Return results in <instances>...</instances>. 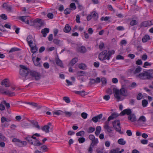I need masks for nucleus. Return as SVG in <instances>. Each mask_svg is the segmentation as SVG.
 <instances>
[{
  "label": "nucleus",
  "mask_w": 153,
  "mask_h": 153,
  "mask_svg": "<svg viewBox=\"0 0 153 153\" xmlns=\"http://www.w3.org/2000/svg\"><path fill=\"white\" fill-rule=\"evenodd\" d=\"M136 77L142 80H151L153 79V70L143 71L137 74Z\"/></svg>",
  "instance_id": "nucleus-1"
},
{
  "label": "nucleus",
  "mask_w": 153,
  "mask_h": 153,
  "mask_svg": "<svg viewBox=\"0 0 153 153\" xmlns=\"http://www.w3.org/2000/svg\"><path fill=\"white\" fill-rule=\"evenodd\" d=\"M113 91L115 97L118 101L120 100L121 96L126 97L128 95L127 91L123 87L120 90L114 88Z\"/></svg>",
  "instance_id": "nucleus-2"
},
{
  "label": "nucleus",
  "mask_w": 153,
  "mask_h": 153,
  "mask_svg": "<svg viewBox=\"0 0 153 153\" xmlns=\"http://www.w3.org/2000/svg\"><path fill=\"white\" fill-rule=\"evenodd\" d=\"M115 51L114 50L109 51L105 50L101 52L98 55V58L101 61L107 59L109 60L111 56L114 54Z\"/></svg>",
  "instance_id": "nucleus-3"
},
{
  "label": "nucleus",
  "mask_w": 153,
  "mask_h": 153,
  "mask_svg": "<svg viewBox=\"0 0 153 153\" xmlns=\"http://www.w3.org/2000/svg\"><path fill=\"white\" fill-rule=\"evenodd\" d=\"M114 128L116 131L121 134V127L120 126V121L119 120H115L112 123Z\"/></svg>",
  "instance_id": "nucleus-4"
},
{
  "label": "nucleus",
  "mask_w": 153,
  "mask_h": 153,
  "mask_svg": "<svg viewBox=\"0 0 153 153\" xmlns=\"http://www.w3.org/2000/svg\"><path fill=\"white\" fill-rule=\"evenodd\" d=\"M29 73L31 76L34 77L36 80H38L40 79L41 75L39 73L34 71H31Z\"/></svg>",
  "instance_id": "nucleus-5"
},
{
  "label": "nucleus",
  "mask_w": 153,
  "mask_h": 153,
  "mask_svg": "<svg viewBox=\"0 0 153 153\" xmlns=\"http://www.w3.org/2000/svg\"><path fill=\"white\" fill-rule=\"evenodd\" d=\"M27 41L30 47H31L34 42H35L34 39L31 35L28 36L27 38Z\"/></svg>",
  "instance_id": "nucleus-6"
},
{
  "label": "nucleus",
  "mask_w": 153,
  "mask_h": 153,
  "mask_svg": "<svg viewBox=\"0 0 153 153\" xmlns=\"http://www.w3.org/2000/svg\"><path fill=\"white\" fill-rule=\"evenodd\" d=\"M2 85H4L6 87H9L10 86V84L9 80L7 79H5L2 81L1 83Z\"/></svg>",
  "instance_id": "nucleus-7"
},
{
  "label": "nucleus",
  "mask_w": 153,
  "mask_h": 153,
  "mask_svg": "<svg viewBox=\"0 0 153 153\" xmlns=\"http://www.w3.org/2000/svg\"><path fill=\"white\" fill-rule=\"evenodd\" d=\"M28 17L27 16H20L19 17V19L26 24H29V21Z\"/></svg>",
  "instance_id": "nucleus-8"
},
{
  "label": "nucleus",
  "mask_w": 153,
  "mask_h": 153,
  "mask_svg": "<svg viewBox=\"0 0 153 153\" xmlns=\"http://www.w3.org/2000/svg\"><path fill=\"white\" fill-rule=\"evenodd\" d=\"M132 111L130 109H126L123 111L121 113L122 115L124 116L126 114L129 116L131 114Z\"/></svg>",
  "instance_id": "nucleus-9"
},
{
  "label": "nucleus",
  "mask_w": 153,
  "mask_h": 153,
  "mask_svg": "<svg viewBox=\"0 0 153 153\" xmlns=\"http://www.w3.org/2000/svg\"><path fill=\"white\" fill-rule=\"evenodd\" d=\"M102 117V114H100L96 116L93 117L92 120L94 123H97L98 121V120L100 119Z\"/></svg>",
  "instance_id": "nucleus-10"
},
{
  "label": "nucleus",
  "mask_w": 153,
  "mask_h": 153,
  "mask_svg": "<svg viewBox=\"0 0 153 153\" xmlns=\"http://www.w3.org/2000/svg\"><path fill=\"white\" fill-rule=\"evenodd\" d=\"M29 73L28 70H20V74L22 76L26 77Z\"/></svg>",
  "instance_id": "nucleus-11"
},
{
  "label": "nucleus",
  "mask_w": 153,
  "mask_h": 153,
  "mask_svg": "<svg viewBox=\"0 0 153 153\" xmlns=\"http://www.w3.org/2000/svg\"><path fill=\"white\" fill-rule=\"evenodd\" d=\"M128 119L131 122H134L136 120V116L134 114H131L128 116Z\"/></svg>",
  "instance_id": "nucleus-12"
},
{
  "label": "nucleus",
  "mask_w": 153,
  "mask_h": 153,
  "mask_svg": "<svg viewBox=\"0 0 153 153\" xmlns=\"http://www.w3.org/2000/svg\"><path fill=\"white\" fill-rule=\"evenodd\" d=\"M86 50L85 47L83 46L79 47L77 48V51L78 52L83 53H85Z\"/></svg>",
  "instance_id": "nucleus-13"
},
{
  "label": "nucleus",
  "mask_w": 153,
  "mask_h": 153,
  "mask_svg": "<svg viewBox=\"0 0 153 153\" xmlns=\"http://www.w3.org/2000/svg\"><path fill=\"white\" fill-rule=\"evenodd\" d=\"M2 7L4 8L7 11L9 12L12 11V6L9 5L6 3H4L3 4Z\"/></svg>",
  "instance_id": "nucleus-14"
},
{
  "label": "nucleus",
  "mask_w": 153,
  "mask_h": 153,
  "mask_svg": "<svg viewBox=\"0 0 153 153\" xmlns=\"http://www.w3.org/2000/svg\"><path fill=\"white\" fill-rule=\"evenodd\" d=\"M49 29L47 28H45L41 30V33L43 35V36L44 37L46 36L47 34L49 33Z\"/></svg>",
  "instance_id": "nucleus-15"
},
{
  "label": "nucleus",
  "mask_w": 153,
  "mask_h": 153,
  "mask_svg": "<svg viewBox=\"0 0 153 153\" xmlns=\"http://www.w3.org/2000/svg\"><path fill=\"white\" fill-rule=\"evenodd\" d=\"M71 30V28L69 24H67L63 29V31L65 33H68Z\"/></svg>",
  "instance_id": "nucleus-16"
},
{
  "label": "nucleus",
  "mask_w": 153,
  "mask_h": 153,
  "mask_svg": "<svg viewBox=\"0 0 153 153\" xmlns=\"http://www.w3.org/2000/svg\"><path fill=\"white\" fill-rule=\"evenodd\" d=\"M119 116V114L115 112H114L112 113L111 115L108 117V120H113Z\"/></svg>",
  "instance_id": "nucleus-17"
},
{
  "label": "nucleus",
  "mask_w": 153,
  "mask_h": 153,
  "mask_svg": "<svg viewBox=\"0 0 153 153\" xmlns=\"http://www.w3.org/2000/svg\"><path fill=\"white\" fill-rule=\"evenodd\" d=\"M74 92L76 94H79L82 97L86 95L87 94V92L85 91H74Z\"/></svg>",
  "instance_id": "nucleus-18"
},
{
  "label": "nucleus",
  "mask_w": 153,
  "mask_h": 153,
  "mask_svg": "<svg viewBox=\"0 0 153 153\" xmlns=\"http://www.w3.org/2000/svg\"><path fill=\"white\" fill-rule=\"evenodd\" d=\"M56 64L61 67L63 66V63L62 61L59 59L58 56L56 58Z\"/></svg>",
  "instance_id": "nucleus-19"
},
{
  "label": "nucleus",
  "mask_w": 153,
  "mask_h": 153,
  "mask_svg": "<svg viewBox=\"0 0 153 153\" xmlns=\"http://www.w3.org/2000/svg\"><path fill=\"white\" fill-rule=\"evenodd\" d=\"M149 21H147L142 22L140 24V27H147L150 26Z\"/></svg>",
  "instance_id": "nucleus-20"
},
{
  "label": "nucleus",
  "mask_w": 153,
  "mask_h": 153,
  "mask_svg": "<svg viewBox=\"0 0 153 153\" xmlns=\"http://www.w3.org/2000/svg\"><path fill=\"white\" fill-rule=\"evenodd\" d=\"M25 139L31 145L33 144V143L32 141L31 136H30V135H27L25 138Z\"/></svg>",
  "instance_id": "nucleus-21"
},
{
  "label": "nucleus",
  "mask_w": 153,
  "mask_h": 153,
  "mask_svg": "<svg viewBox=\"0 0 153 153\" xmlns=\"http://www.w3.org/2000/svg\"><path fill=\"white\" fill-rule=\"evenodd\" d=\"M92 18L95 20H97L98 17V14L95 11L92 12L90 13Z\"/></svg>",
  "instance_id": "nucleus-22"
},
{
  "label": "nucleus",
  "mask_w": 153,
  "mask_h": 153,
  "mask_svg": "<svg viewBox=\"0 0 153 153\" xmlns=\"http://www.w3.org/2000/svg\"><path fill=\"white\" fill-rule=\"evenodd\" d=\"M50 127L48 126L45 125L42 127V130L44 131L46 133H48L49 132V129Z\"/></svg>",
  "instance_id": "nucleus-23"
},
{
  "label": "nucleus",
  "mask_w": 153,
  "mask_h": 153,
  "mask_svg": "<svg viewBox=\"0 0 153 153\" xmlns=\"http://www.w3.org/2000/svg\"><path fill=\"white\" fill-rule=\"evenodd\" d=\"M78 59L77 58H74L69 63V65L71 66H73L78 61Z\"/></svg>",
  "instance_id": "nucleus-24"
},
{
  "label": "nucleus",
  "mask_w": 153,
  "mask_h": 153,
  "mask_svg": "<svg viewBox=\"0 0 153 153\" xmlns=\"http://www.w3.org/2000/svg\"><path fill=\"white\" fill-rule=\"evenodd\" d=\"M99 143L98 139L97 138H95L94 139L91 141V146H94L97 145Z\"/></svg>",
  "instance_id": "nucleus-25"
},
{
  "label": "nucleus",
  "mask_w": 153,
  "mask_h": 153,
  "mask_svg": "<svg viewBox=\"0 0 153 153\" xmlns=\"http://www.w3.org/2000/svg\"><path fill=\"white\" fill-rule=\"evenodd\" d=\"M4 93L5 94L8 95L10 97L13 96L15 95V93L14 92H12L9 90L5 91Z\"/></svg>",
  "instance_id": "nucleus-26"
},
{
  "label": "nucleus",
  "mask_w": 153,
  "mask_h": 153,
  "mask_svg": "<svg viewBox=\"0 0 153 153\" xmlns=\"http://www.w3.org/2000/svg\"><path fill=\"white\" fill-rule=\"evenodd\" d=\"M30 47L31 48V52L33 53H35L38 51V48L35 44L34 46H32V45H31V47Z\"/></svg>",
  "instance_id": "nucleus-27"
},
{
  "label": "nucleus",
  "mask_w": 153,
  "mask_h": 153,
  "mask_svg": "<svg viewBox=\"0 0 153 153\" xmlns=\"http://www.w3.org/2000/svg\"><path fill=\"white\" fill-rule=\"evenodd\" d=\"M101 130V127L100 126H97L96 128V130L95 132V134L96 136H98Z\"/></svg>",
  "instance_id": "nucleus-28"
},
{
  "label": "nucleus",
  "mask_w": 153,
  "mask_h": 153,
  "mask_svg": "<svg viewBox=\"0 0 153 153\" xmlns=\"http://www.w3.org/2000/svg\"><path fill=\"white\" fill-rule=\"evenodd\" d=\"M40 60V59L38 57L37 58L36 60L34 59L33 60V61L34 65L36 66H38L40 65V63L39 62V61Z\"/></svg>",
  "instance_id": "nucleus-29"
},
{
  "label": "nucleus",
  "mask_w": 153,
  "mask_h": 153,
  "mask_svg": "<svg viewBox=\"0 0 153 153\" xmlns=\"http://www.w3.org/2000/svg\"><path fill=\"white\" fill-rule=\"evenodd\" d=\"M33 22L34 23H38L40 25V27L42 26L43 24V23L41 19H36L34 20Z\"/></svg>",
  "instance_id": "nucleus-30"
},
{
  "label": "nucleus",
  "mask_w": 153,
  "mask_h": 153,
  "mask_svg": "<svg viewBox=\"0 0 153 153\" xmlns=\"http://www.w3.org/2000/svg\"><path fill=\"white\" fill-rule=\"evenodd\" d=\"M150 38L148 35H145L142 39V41L143 42H147L148 40H150Z\"/></svg>",
  "instance_id": "nucleus-31"
},
{
  "label": "nucleus",
  "mask_w": 153,
  "mask_h": 153,
  "mask_svg": "<svg viewBox=\"0 0 153 153\" xmlns=\"http://www.w3.org/2000/svg\"><path fill=\"white\" fill-rule=\"evenodd\" d=\"M86 67V65L84 63H80L78 65V67L79 68L83 70H85Z\"/></svg>",
  "instance_id": "nucleus-32"
},
{
  "label": "nucleus",
  "mask_w": 153,
  "mask_h": 153,
  "mask_svg": "<svg viewBox=\"0 0 153 153\" xmlns=\"http://www.w3.org/2000/svg\"><path fill=\"white\" fill-rule=\"evenodd\" d=\"M142 69V68L140 66H138L136 68L135 70L133 73L134 74H135L137 73H139L140 72Z\"/></svg>",
  "instance_id": "nucleus-33"
},
{
  "label": "nucleus",
  "mask_w": 153,
  "mask_h": 153,
  "mask_svg": "<svg viewBox=\"0 0 153 153\" xmlns=\"http://www.w3.org/2000/svg\"><path fill=\"white\" fill-rule=\"evenodd\" d=\"M26 104L30 105L32 106H33L34 108L37 107H38V104L37 103H35V102H27L26 103Z\"/></svg>",
  "instance_id": "nucleus-34"
},
{
  "label": "nucleus",
  "mask_w": 153,
  "mask_h": 153,
  "mask_svg": "<svg viewBox=\"0 0 153 153\" xmlns=\"http://www.w3.org/2000/svg\"><path fill=\"white\" fill-rule=\"evenodd\" d=\"M64 113L65 114V116L68 117H71V115L73 114V112H68L65 111Z\"/></svg>",
  "instance_id": "nucleus-35"
},
{
  "label": "nucleus",
  "mask_w": 153,
  "mask_h": 153,
  "mask_svg": "<svg viewBox=\"0 0 153 153\" xmlns=\"http://www.w3.org/2000/svg\"><path fill=\"white\" fill-rule=\"evenodd\" d=\"M33 145L34 146H38L42 145V143H41L37 139L36 140L34 143H33Z\"/></svg>",
  "instance_id": "nucleus-36"
},
{
  "label": "nucleus",
  "mask_w": 153,
  "mask_h": 153,
  "mask_svg": "<svg viewBox=\"0 0 153 153\" xmlns=\"http://www.w3.org/2000/svg\"><path fill=\"white\" fill-rule=\"evenodd\" d=\"M118 143L119 144L121 145H124L126 143V142L124 140L123 138H120L118 140Z\"/></svg>",
  "instance_id": "nucleus-37"
},
{
  "label": "nucleus",
  "mask_w": 153,
  "mask_h": 153,
  "mask_svg": "<svg viewBox=\"0 0 153 153\" xmlns=\"http://www.w3.org/2000/svg\"><path fill=\"white\" fill-rule=\"evenodd\" d=\"M31 123L35 127L38 129H40V127L37 122L35 121H32Z\"/></svg>",
  "instance_id": "nucleus-38"
},
{
  "label": "nucleus",
  "mask_w": 153,
  "mask_h": 153,
  "mask_svg": "<svg viewBox=\"0 0 153 153\" xmlns=\"http://www.w3.org/2000/svg\"><path fill=\"white\" fill-rule=\"evenodd\" d=\"M53 114L56 115H62L63 113V112L60 110H58L55 111H53Z\"/></svg>",
  "instance_id": "nucleus-39"
},
{
  "label": "nucleus",
  "mask_w": 153,
  "mask_h": 153,
  "mask_svg": "<svg viewBox=\"0 0 153 153\" xmlns=\"http://www.w3.org/2000/svg\"><path fill=\"white\" fill-rule=\"evenodd\" d=\"M71 9L70 8H67L65 9L64 11V13L65 14L68 15L71 12Z\"/></svg>",
  "instance_id": "nucleus-40"
},
{
  "label": "nucleus",
  "mask_w": 153,
  "mask_h": 153,
  "mask_svg": "<svg viewBox=\"0 0 153 153\" xmlns=\"http://www.w3.org/2000/svg\"><path fill=\"white\" fill-rule=\"evenodd\" d=\"M41 148L43 152H47L48 151V148L47 147L46 145H43L41 146Z\"/></svg>",
  "instance_id": "nucleus-41"
},
{
  "label": "nucleus",
  "mask_w": 153,
  "mask_h": 153,
  "mask_svg": "<svg viewBox=\"0 0 153 153\" xmlns=\"http://www.w3.org/2000/svg\"><path fill=\"white\" fill-rule=\"evenodd\" d=\"M138 120L139 121L144 123L146 121V119L144 116H142L140 117Z\"/></svg>",
  "instance_id": "nucleus-42"
},
{
  "label": "nucleus",
  "mask_w": 153,
  "mask_h": 153,
  "mask_svg": "<svg viewBox=\"0 0 153 153\" xmlns=\"http://www.w3.org/2000/svg\"><path fill=\"white\" fill-rule=\"evenodd\" d=\"M7 140V138L0 133V141H5Z\"/></svg>",
  "instance_id": "nucleus-43"
},
{
  "label": "nucleus",
  "mask_w": 153,
  "mask_h": 153,
  "mask_svg": "<svg viewBox=\"0 0 153 153\" xmlns=\"http://www.w3.org/2000/svg\"><path fill=\"white\" fill-rule=\"evenodd\" d=\"M95 130L94 128L92 127H90L88 128V130L87 131L88 133H90L93 132Z\"/></svg>",
  "instance_id": "nucleus-44"
},
{
  "label": "nucleus",
  "mask_w": 153,
  "mask_h": 153,
  "mask_svg": "<svg viewBox=\"0 0 153 153\" xmlns=\"http://www.w3.org/2000/svg\"><path fill=\"white\" fill-rule=\"evenodd\" d=\"M70 7L72 10H75L76 9V7L75 5V4L74 3H71L70 5Z\"/></svg>",
  "instance_id": "nucleus-45"
},
{
  "label": "nucleus",
  "mask_w": 153,
  "mask_h": 153,
  "mask_svg": "<svg viewBox=\"0 0 153 153\" xmlns=\"http://www.w3.org/2000/svg\"><path fill=\"white\" fill-rule=\"evenodd\" d=\"M148 104V101L147 100H144L142 101V105L143 107H146Z\"/></svg>",
  "instance_id": "nucleus-46"
},
{
  "label": "nucleus",
  "mask_w": 153,
  "mask_h": 153,
  "mask_svg": "<svg viewBox=\"0 0 153 153\" xmlns=\"http://www.w3.org/2000/svg\"><path fill=\"white\" fill-rule=\"evenodd\" d=\"M85 134V132L83 131H81L79 132H77L76 134V135L77 136H82Z\"/></svg>",
  "instance_id": "nucleus-47"
},
{
  "label": "nucleus",
  "mask_w": 153,
  "mask_h": 153,
  "mask_svg": "<svg viewBox=\"0 0 153 153\" xmlns=\"http://www.w3.org/2000/svg\"><path fill=\"white\" fill-rule=\"evenodd\" d=\"M78 140L80 143H82L85 142V139L83 137H80L78 139Z\"/></svg>",
  "instance_id": "nucleus-48"
},
{
  "label": "nucleus",
  "mask_w": 153,
  "mask_h": 153,
  "mask_svg": "<svg viewBox=\"0 0 153 153\" xmlns=\"http://www.w3.org/2000/svg\"><path fill=\"white\" fill-rule=\"evenodd\" d=\"M103 149L102 148H97L96 150V152L97 153H103Z\"/></svg>",
  "instance_id": "nucleus-49"
},
{
  "label": "nucleus",
  "mask_w": 153,
  "mask_h": 153,
  "mask_svg": "<svg viewBox=\"0 0 153 153\" xmlns=\"http://www.w3.org/2000/svg\"><path fill=\"white\" fill-rule=\"evenodd\" d=\"M60 40L57 39H53V42L55 44L59 45L60 43Z\"/></svg>",
  "instance_id": "nucleus-50"
},
{
  "label": "nucleus",
  "mask_w": 153,
  "mask_h": 153,
  "mask_svg": "<svg viewBox=\"0 0 153 153\" xmlns=\"http://www.w3.org/2000/svg\"><path fill=\"white\" fill-rule=\"evenodd\" d=\"M110 120H108H108L107 121H105V124L104 126V127L105 128H107V127H109V121Z\"/></svg>",
  "instance_id": "nucleus-51"
},
{
  "label": "nucleus",
  "mask_w": 153,
  "mask_h": 153,
  "mask_svg": "<svg viewBox=\"0 0 153 153\" xmlns=\"http://www.w3.org/2000/svg\"><path fill=\"white\" fill-rule=\"evenodd\" d=\"M85 72L84 71H81L77 72V74L79 76H81L85 74Z\"/></svg>",
  "instance_id": "nucleus-52"
},
{
  "label": "nucleus",
  "mask_w": 153,
  "mask_h": 153,
  "mask_svg": "<svg viewBox=\"0 0 153 153\" xmlns=\"http://www.w3.org/2000/svg\"><path fill=\"white\" fill-rule=\"evenodd\" d=\"M19 49L17 48H13L11 49L9 51V53H11L12 52L15 51H17L19 50Z\"/></svg>",
  "instance_id": "nucleus-53"
},
{
  "label": "nucleus",
  "mask_w": 153,
  "mask_h": 153,
  "mask_svg": "<svg viewBox=\"0 0 153 153\" xmlns=\"http://www.w3.org/2000/svg\"><path fill=\"white\" fill-rule=\"evenodd\" d=\"M81 116L83 119H86L88 116V114L85 112H83L81 114Z\"/></svg>",
  "instance_id": "nucleus-54"
},
{
  "label": "nucleus",
  "mask_w": 153,
  "mask_h": 153,
  "mask_svg": "<svg viewBox=\"0 0 153 153\" xmlns=\"http://www.w3.org/2000/svg\"><path fill=\"white\" fill-rule=\"evenodd\" d=\"M102 84L103 85H105L107 83V80L105 78H102L101 79V80Z\"/></svg>",
  "instance_id": "nucleus-55"
},
{
  "label": "nucleus",
  "mask_w": 153,
  "mask_h": 153,
  "mask_svg": "<svg viewBox=\"0 0 153 153\" xmlns=\"http://www.w3.org/2000/svg\"><path fill=\"white\" fill-rule=\"evenodd\" d=\"M63 99L67 103H69L71 102L69 98L67 97H64L63 98Z\"/></svg>",
  "instance_id": "nucleus-56"
},
{
  "label": "nucleus",
  "mask_w": 153,
  "mask_h": 153,
  "mask_svg": "<svg viewBox=\"0 0 153 153\" xmlns=\"http://www.w3.org/2000/svg\"><path fill=\"white\" fill-rule=\"evenodd\" d=\"M137 21L135 20H134L130 22V24L131 26H134L137 25Z\"/></svg>",
  "instance_id": "nucleus-57"
},
{
  "label": "nucleus",
  "mask_w": 153,
  "mask_h": 153,
  "mask_svg": "<svg viewBox=\"0 0 153 153\" xmlns=\"http://www.w3.org/2000/svg\"><path fill=\"white\" fill-rule=\"evenodd\" d=\"M47 17L50 19H52L53 17V15L52 13H49L47 14Z\"/></svg>",
  "instance_id": "nucleus-58"
},
{
  "label": "nucleus",
  "mask_w": 153,
  "mask_h": 153,
  "mask_svg": "<svg viewBox=\"0 0 153 153\" xmlns=\"http://www.w3.org/2000/svg\"><path fill=\"white\" fill-rule=\"evenodd\" d=\"M2 103L5 105L6 108L7 109H8L10 107V104L9 103H7L5 101H4L2 102Z\"/></svg>",
  "instance_id": "nucleus-59"
},
{
  "label": "nucleus",
  "mask_w": 153,
  "mask_h": 153,
  "mask_svg": "<svg viewBox=\"0 0 153 153\" xmlns=\"http://www.w3.org/2000/svg\"><path fill=\"white\" fill-rule=\"evenodd\" d=\"M151 65V64L147 62H146L144 63V66H143V68H146V66H150Z\"/></svg>",
  "instance_id": "nucleus-60"
},
{
  "label": "nucleus",
  "mask_w": 153,
  "mask_h": 153,
  "mask_svg": "<svg viewBox=\"0 0 153 153\" xmlns=\"http://www.w3.org/2000/svg\"><path fill=\"white\" fill-rule=\"evenodd\" d=\"M143 97V96L142 94L139 93L138 94L137 98V100H140L142 99Z\"/></svg>",
  "instance_id": "nucleus-61"
},
{
  "label": "nucleus",
  "mask_w": 153,
  "mask_h": 153,
  "mask_svg": "<svg viewBox=\"0 0 153 153\" xmlns=\"http://www.w3.org/2000/svg\"><path fill=\"white\" fill-rule=\"evenodd\" d=\"M0 17L1 19L4 20H6L7 18L6 15L4 14H1L0 16Z\"/></svg>",
  "instance_id": "nucleus-62"
},
{
  "label": "nucleus",
  "mask_w": 153,
  "mask_h": 153,
  "mask_svg": "<svg viewBox=\"0 0 153 153\" xmlns=\"http://www.w3.org/2000/svg\"><path fill=\"white\" fill-rule=\"evenodd\" d=\"M136 64L137 65H141L142 64V62L140 59H138L136 62Z\"/></svg>",
  "instance_id": "nucleus-63"
},
{
  "label": "nucleus",
  "mask_w": 153,
  "mask_h": 153,
  "mask_svg": "<svg viewBox=\"0 0 153 153\" xmlns=\"http://www.w3.org/2000/svg\"><path fill=\"white\" fill-rule=\"evenodd\" d=\"M43 66L45 68L48 69L49 67V65L48 62H45L43 64Z\"/></svg>",
  "instance_id": "nucleus-64"
}]
</instances>
